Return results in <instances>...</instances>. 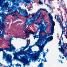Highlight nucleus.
<instances>
[{"label":"nucleus","instance_id":"1","mask_svg":"<svg viewBox=\"0 0 67 67\" xmlns=\"http://www.w3.org/2000/svg\"><path fill=\"white\" fill-rule=\"evenodd\" d=\"M41 21H40V23H38V25L39 26L41 25V27L40 29V31L39 33V37L40 38H42L43 39V41H45L47 38V37L49 36H51V35H53L54 34V25L53 24V26L51 25H50V27L51 28V32L49 34L47 33V35L44 36H43L42 35H41V34L43 32H44V33H46V32H45V26H44V25L43 24V22L44 21V18H43L42 17L41 18Z\"/></svg>","mask_w":67,"mask_h":67},{"label":"nucleus","instance_id":"2","mask_svg":"<svg viewBox=\"0 0 67 67\" xmlns=\"http://www.w3.org/2000/svg\"><path fill=\"white\" fill-rule=\"evenodd\" d=\"M17 12L20 15H22L24 17L28 18L29 16V14L27 11H26L25 12V10L23 9H22L20 7V6L17 7Z\"/></svg>","mask_w":67,"mask_h":67},{"label":"nucleus","instance_id":"3","mask_svg":"<svg viewBox=\"0 0 67 67\" xmlns=\"http://www.w3.org/2000/svg\"><path fill=\"white\" fill-rule=\"evenodd\" d=\"M10 45H8L9 46H10V48H10V50H11L10 52H15V53H13V55H14V57L13 58V59H16L17 60V52H16V51H15L16 48L13 46V44H10Z\"/></svg>","mask_w":67,"mask_h":67},{"label":"nucleus","instance_id":"4","mask_svg":"<svg viewBox=\"0 0 67 67\" xmlns=\"http://www.w3.org/2000/svg\"><path fill=\"white\" fill-rule=\"evenodd\" d=\"M0 26H1L2 27V30H1V31H2V34H1V31L0 32V38L1 37H2V35L3 36H4V30L5 28V25L3 24V23H2V22H0Z\"/></svg>","mask_w":67,"mask_h":67},{"label":"nucleus","instance_id":"5","mask_svg":"<svg viewBox=\"0 0 67 67\" xmlns=\"http://www.w3.org/2000/svg\"><path fill=\"white\" fill-rule=\"evenodd\" d=\"M5 57L6 61H8V64L10 63V64H12V60H11L12 59V56L11 55L8 54V55H7V56H6Z\"/></svg>","mask_w":67,"mask_h":67},{"label":"nucleus","instance_id":"6","mask_svg":"<svg viewBox=\"0 0 67 67\" xmlns=\"http://www.w3.org/2000/svg\"><path fill=\"white\" fill-rule=\"evenodd\" d=\"M20 2L21 3H25V7H26L27 5V3H31V2H33L32 1H31L30 0H17V2Z\"/></svg>","mask_w":67,"mask_h":67},{"label":"nucleus","instance_id":"7","mask_svg":"<svg viewBox=\"0 0 67 67\" xmlns=\"http://www.w3.org/2000/svg\"><path fill=\"white\" fill-rule=\"evenodd\" d=\"M11 8L13 10H15L13 12L15 14H14L13 15V16H15V15L16 18H17V15H16V11H17V8L15 6H13V5H12V7H11Z\"/></svg>","mask_w":67,"mask_h":67},{"label":"nucleus","instance_id":"8","mask_svg":"<svg viewBox=\"0 0 67 67\" xmlns=\"http://www.w3.org/2000/svg\"><path fill=\"white\" fill-rule=\"evenodd\" d=\"M48 15L49 16V20H51V21L52 22V26H53V28H54V26L55 25V22L53 21V16H52L51 14H49Z\"/></svg>","mask_w":67,"mask_h":67},{"label":"nucleus","instance_id":"9","mask_svg":"<svg viewBox=\"0 0 67 67\" xmlns=\"http://www.w3.org/2000/svg\"><path fill=\"white\" fill-rule=\"evenodd\" d=\"M25 33L26 34V35H29L28 37H29L30 35H31V34H32L33 35H35V33H34V32L33 31L31 30L29 32H27V31H25Z\"/></svg>","mask_w":67,"mask_h":67},{"label":"nucleus","instance_id":"10","mask_svg":"<svg viewBox=\"0 0 67 67\" xmlns=\"http://www.w3.org/2000/svg\"><path fill=\"white\" fill-rule=\"evenodd\" d=\"M42 9H43L41 8H40V10H39L37 12V13L36 15V16L37 18V19H38L40 17V15L41 14V12H40V11H41Z\"/></svg>","mask_w":67,"mask_h":67},{"label":"nucleus","instance_id":"11","mask_svg":"<svg viewBox=\"0 0 67 67\" xmlns=\"http://www.w3.org/2000/svg\"><path fill=\"white\" fill-rule=\"evenodd\" d=\"M53 36H49L47 39V37L46 39L45 40H46V41H45V42L44 43L47 44V43L48 41V42H49V41H52V40H53Z\"/></svg>","mask_w":67,"mask_h":67},{"label":"nucleus","instance_id":"12","mask_svg":"<svg viewBox=\"0 0 67 67\" xmlns=\"http://www.w3.org/2000/svg\"><path fill=\"white\" fill-rule=\"evenodd\" d=\"M36 21L35 20V18H34L33 19H32L31 20H30L29 22H28L27 24L25 23V26H27V25H29V24H30V22H33V23H34V22H36Z\"/></svg>","mask_w":67,"mask_h":67},{"label":"nucleus","instance_id":"13","mask_svg":"<svg viewBox=\"0 0 67 67\" xmlns=\"http://www.w3.org/2000/svg\"><path fill=\"white\" fill-rule=\"evenodd\" d=\"M55 19L56 20H57L58 21V22H59V23H62V20L59 18V16H58L57 15H55Z\"/></svg>","mask_w":67,"mask_h":67},{"label":"nucleus","instance_id":"14","mask_svg":"<svg viewBox=\"0 0 67 67\" xmlns=\"http://www.w3.org/2000/svg\"><path fill=\"white\" fill-rule=\"evenodd\" d=\"M26 48H27L26 46H25L24 47H21V48H19L20 49V52L21 53H24L25 51H24V49H25Z\"/></svg>","mask_w":67,"mask_h":67},{"label":"nucleus","instance_id":"15","mask_svg":"<svg viewBox=\"0 0 67 67\" xmlns=\"http://www.w3.org/2000/svg\"><path fill=\"white\" fill-rule=\"evenodd\" d=\"M41 52H43V58H45V56H46V54L44 52V49H40V51L38 50V53H41Z\"/></svg>","mask_w":67,"mask_h":67},{"label":"nucleus","instance_id":"16","mask_svg":"<svg viewBox=\"0 0 67 67\" xmlns=\"http://www.w3.org/2000/svg\"><path fill=\"white\" fill-rule=\"evenodd\" d=\"M42 41H44L43 39L40 38H39V39L38 40V42H36L35 43V45H37L38 44V43L39 44V43H41Z\"/></svg>","mask_w":67,"mask_h":67},{"label":"nucleus","instance_id":"17","mask_svg":"<svg viewBox=\"0 0 67 67\" xmlns=\"http://www.w3.org/2000/svg\"><path fill=\"white\" fill-rule=\"evenodd\" d=\"M3 48H0V52H1L2 51L3 52V55L4 56V57H6V56H7V55H8V54H7V53H5L4 51H3Z\"/></svg>","mask_w":67,"mask_h":67},{"label":"nucleus","instance_id":"18","mask_svg":"<svg viewBox=\"0 0 67 67\" xmlns=\"http://www.w3.org/2000/svg\"><path fill=\"white\" fill-rule=\"evenodd\" d=\"M31 48H32V47L30 46H29V48L28 49V50L27 51L28 52L27 53L28 54H30V53H31L33 52L32 50L31 49Z\"/></svg>","mask_w":67,"mask_h":67},{"label":"nucleus","instance_id":"19","mask_svg":"<svg viewBox=\"0 0 67 67\" xmlns=\"http://www.w3.org/2000/svg\"><path fill=\"white\" fill-rule=\"evenodd\" d=\"M60 25L62 27V31H63V32H64V33L65 32V31L67 32V30H66V29H66V27L65 26H63V25L62 24V25L60 24Z\"/></svg>","mask_w":67,"mask_h":67},{"label":"nucleus","instance_id":"20","mask_svg":"<svg viewBox=\"0 0 67 67\" xmlns=\"http://www.w3.org/2000/svg\"><path fill=\"white\" fill-rule=\"evenodd\" d=\"M51 2V0H49V4H50V5H48V4H46V5L47 6V7H49V8H50L51 10H53L51 8V7L52 6V5L53 4V3H51L50 2Z\"/></svg>","mask_w":67,"mask_h":67},{"label":"nucleus","instance_id":"21","mask_svg":"<svg viewBox=\"0 0 67 67\" xmlns=\"http://www.w3.org/2000/svg\"><path fill=\"white\" fill-rule=\"evenodd\" d=\"M60 3L61 4H62V6H63V7H64V6L66 5L65 2L63 0H61Z\"/></svg>","mask_w":67,"mask_h":67},{"label":"nucleus","instance_id":"22","mask_svg":"<svg viewBox=\"0 0 67 67\" xmlns=\"http://www.w3.org/2000/svg\"><path fill=\"white\" fill-rule=\"evenodd\" d=\"M38 59H40L38 58V56H35L34 57L33 59H32V60H34L35 61H36Z\"/></svg>","mask_w":67,"mask_h":67},{"label":"nucleus","instance_id":"23","mask_svg":"<svg viewBox=\"0 0 67 67\" xmlns=\"http://www.w3.org/2000/svg\"><path fill=\"white\" fill-rule=\"evenodd\" d=\"M12 2H13V4H16V6L17 7V0H13L12 1ZM15 2H16V3H15Z\"/></svg>","mask_w":67,"mask_h":67},{"label":"nucleus","instance_id":"24","mask_svg":"<svg viewBox=\"0 0 67 67\" xmlns=\"http://www.w3.org/2000/svg\"><path fill=\"white\" fill-rule=\"evenodd\" d=\"M4 50H6V52H7L8 51H9L10 52H11V50H10V48H4L3 49Z\"/></svg>","mask_w":67,"mask_h":67},{"label":"nucleus","instance_id":"25","mask_svg":"<svg viewBox=\"0 0 67 67\" xmlns=\"http://www.w3.org/2000/svg\"><path fill=\"white\" fill-rule=\"evenodd\" d=\"M30 61L27 60L26 61V63L27 65H30Z\"/></svg>","mask_w":67,"mask_h":67},{"label":"nucleus","instance_id":"26","mask_svg":"<svg viewBox=\"0 0 67 67\" xmlns=\"http://www.w3.org/2000/svg\"><path fill=\"white\" fill-rule=\"evenodd\" d=\"M63 8L64 9V10H65V13H67V9H66V7H63Z\"/></svg>","mask_w":67,"mask_h":67},{"label":"nucleus","instance_id":"27","mask_svg":"<svg viewBox=\"0 0 67 67\" xmlns=\"http://www.w3.org/2000/svg\"><path fill=\"white\" fill-rule=\"evenodd\" d=\"M41 60H41V63L39 64V65H40V66H41V65H43V63H42V61H44V60L43 59H42Z\"/></svg>","mask_w":67,"mask_h":67},{"label":"nucleus","instance_id":"28","mask_svg":"<svg viewBox=\"0 0 67 67\" xmlns=\"http://www.w3.org/2000/svg\"><path fill=\"white\" fill-rule=\"evenodd\" d=\"M10 65H8V66H7L6 67H8L9 66V67H11L12 66H13V64H10Z\"/></svg>","mask_w":67,"mask_h":67},{"label":"nucleus","instance_id":"29","mask_svg":"<svg viewBox=\"0 0 67 67\" xmlns=\"http://www.w3.org/2000/svg\"><path fill=\"white\" fill-rule=\"evenodd\" d=\"M38 3L40 4H42V3L41 2V1H40V0H39Z\"/></svg>","mask_w":67,"mask_h":67},{"label":"nucleus","instance_id":"30","mask_svg":"<svg viewBox=\"0 0 67 67\" xmlns=\"http://www.w3.org/2000/svg\"><path fill=\"white\" fill-rule=\"evenodd\" d=\"M38 47H39V48H41V49H40H40H42L41 48H41V45H40L38 44Z\"/></svg>","mask_w":67,"mask_h":67},{"label":"nucleus","instance_id":"31","mask_svg":"<svg viewBox=\"0 0 67 67\" xmlns=\"http://www.w3.org/2000/svg\"><path fill=\"white\" fill-rule=\"evenodd\" d=\"M41 28V26H39V27L38 29L37 30V32H38V30H40V29Z\"/></svg>","mask_w":67,"mask_h":67},{"label":"nucleus","instance_id":"32","mask_svg":"<svg viewBox=\"0 0 67 67\" xmlns=\"http://www.w3.org/2000/svg\"><path fill=\"white\" fill-rule=\"evenodd\" d=\"M37 35H35L33 36V37H34V40H35V38H37Z\"/></svg>","mask_w":67,"mask_h":67},{"label":"nucleus","instance_id":"33","mask_svg":"<svg viewBox=\"0 0 67 67\" xmlns=\"http://www.w3.org/2000/svg\"><path fill=\"white\" fill-rule=\"evenodd\" d=\"M34 16H35V15L34 14H33L32 15V18H33L32 19H33V18H35V20H36V18L35 17H34Z\"/></svg>","mask_w":67,"mask_h":67},{"label":"nucleus","instance_id":"34","mask_svg":"<svg viewBox=\"0 0 67 67\" xmlns=\"http://www.w3.org/2000/svg\"><path fill=\"white\" fill-rule=\"evenodd\" d=\"M8 42L10 43V44H11V40H9Z\"/></svg>","mask_w":67,"mask_h":67},{"label":"nucleus","instance_id":"35","mask_svg":"<svg viewBox=\"0 0 67 67\" xmlns=\"http://www.w3.org/2000/svg\"><path fill=\"white\" fill-rule=\"evenodd\" d=\"M29 22V19H27L26 20V23H26H26H27V22Z\"/></svg>","mask_w":67,"mask_h":67},{"label":"nucleus","instance_id":"36","mask_svg":"<svg viewBox=\"0 0 67 67\" xmlns=\"http://www.w3.org/2000/svg\"><path fill=\"white\" fill-rule=\"evenodd\" d=\"M45 46V45H44V44H42V46H41V48H44V47Z\"/></svg>","mask_w":67,"mask_h":67},{"label":"nucleus","instance_id":"37","mask_svg":"<svg viewBox=\"0 0 67 67\" xmlns=\"http://www.w3.org/2000/svg\"><path fill=\"white\" fill-rule=\"evenodd\" d=\"M66 35H65V36L66 38H67V32L66 31Z\"/></svg>","mask_w":67,"mask_h":67},{"label":"nucleus","instance_id":"38","mask_svg":"<svg viewBox=\"0 0 67 67\" xmlns=\"http://www.w3.org/2000/svg\"><path fill=\"white\" fill-rule=\"evenodd\" d=\"M18 66L21 67V64H18V63L17 64V67H18Z\"/></svg>","mask_w":67,"mask_h":67},{"label":"nucleus","instance_id":"39","mask_svg":"<svg viewBox=\"0 0 67 67\" xmlns=\"http://www.w3.org/2000/svg\"><path fill=\"white\" fill-rule=\"evenodd\" d=\"M3 20H6V18H5V17H4L3 18Z\"/></svg>","mask_w":67,"mask_h":67},{"label":"nucleus","instance_id":"40","mask_svg":"<svg viewBox=\"0 0 67 67\" xmlns=\"http://www.w3.org/2000/svg\"><path fill=\"white\" fill-rule=\"evenodd\" d=\"M47 62V61L46 60V58H45V60L44 61L43 63H44V62Z\"/></svg>","mask_w":67,"mask_h":67},{"label":"nucleus","instance_id":"41","mask_svg":"<svg viewBox=\"0 0 67 67\" xmlns=\"http://www.w3.org/2000/svg\"><path fill=\"white\" fill-rule=\"evenodd\" d=\"M64 32L63 31H62V34L61 35V36H63V34H64Z\"/></svg>","mask_w":67,"mask_h":67},{"label":"nucleus","instance_id":"42","mask_svg":"<svg viewBox=\"0 0 67 67\" xmlns=\"http://www.w3.org/2000/svg\"><path fill=\"white\" fill-rule=\"evenodd\" d=\"M26 46L27 48L28 47H29V45L28 44V43H27Z\"/></svg>","mask_w":67,"mask_h":67},{"label":"nucleus","instance_id":"43","mask_svg":"<svg viewBox=\"0 0 67 67\" xmlns=\"http://www.w3.org/2000/svg\"><path fill=\"white\" fill-rule=\"evenodd\" d=\"M40 37L39 36V35H38L36 37V38H38L39 39V38Z\"/></svg>","mask_w":67,"mask_h":67},{"label":"nucleus","instance_id":"44","mask_svg":"<svg viewBox=\"0 0 67 67\" xmlns=\"http://www.w3.org/2000/svg\"><path fill=\"white\" fill-rule=\"evenodd\" d=\"M42 10L44 11H46V10L45 9H42Z\"/></svg>","mask_w":67,"mask_h":67},{"label":"nucleus","instance_id":"45","mask_svg":"<svg viewBox=\"0 0 67 67\" xmlns=\"http://www.w3.org/2000/svg\"><path fill=\"white\" fill-rule=\"evenodd\" d=\"M4 55H3V59H5V57H4Z\"/></svg>","mask_w":67,"mask_h":67},{"label":"nucleus","instance_id":"46","mask_svg":"<svg viewBox=\"0 0 67 67\" xmlns=\"http://www.w3.org/2000/svg\"><path fill=\"white\" fill-rule=\"evenodd\" d=\"M17 54H20V51H18L17 52Z\"/></svg>","mask_w":67,"mask_h":67},{"label":"nucleus","instance_id":"47","mask_svg":"<svg viewBox=\"0 0 67 67\" xmlns=\"http://www.w3.org/2000/svg\"><path fill=\"white\" fill-rule=\"evenodd\" d=\"M65 26H66V29H67V25L66 24V23H65Z\"/></svg>","mask_w":67,"mask_h":67},{"label":"nucleus","instance_id":"48","mask_svg":"<svg viewBox=\"0 0 67 67\" xmlns=\"http://www.w3.org/2000/svg\"><path fill=\"white\" fill-rule=\"evenodd\" d=\"M26 65V64L25 63H24L23 64V65L25 66V65Z\"/></svg>","mask_w":67,"mask_h":67},{"label":"nucleus","instance_id":"49","mask_svg":"<svg viewBox=\"0 0 67 67\" xmlns=\"http://www.w3.org/2000/svg\"><path fill=\"white\" fill-rule=\"evenodd\" d=\"M26 42H27V44H28V42H29V41H28V40H26Z\"/></svg>","mask_w":67,"mask_h":67},{"label":"nucleus","instance_id":"50","mask_svg":"<svg viewBox=\"0 0 67 67\" xmlns=\"http://www.w3.org/2000/svg\"><path fill=\"white\" fill-rule=\"evenodd\" d=\"M34 53L35 52V53H37V52L35 51H34Z\"/></svg>","mask_w":67,"mask_h":67},{"label":"nucleus","instance_id":"51","mask_svg":"<svg viewBox=\"0 0 67 67\" xmlns=\"http://www.w3.org/2000/svg\"><path fill=\"white\" fill-rule=\"evenodd\" d=\"M24 30H26V27H25L24 29Z\"/></svg>","mask_w":67,"mask_h":67},{"label":"nucleus","instance_id":"52","mask_svg":"<svg viewBox=\"0 0 67 67\" xmlns=\"http://www.w3.org/2000/svg\"><path fill=\"white\" fill-rule=\"evenodd\" d=\"M62 20L63 22V21H64V19H63V18L62 17Z\"/></svg>","mask_w":67,"mask_h":67},{"label":"nucleus","instance_id":"53","mask_svg":"<svg viewBox=\"0 0 67 67\" xmlns=\"http://www.w3.org/2000/svg\"><path fill=\"white\" fill-rule=\"evenodd\" d=\"M60 62L61 63H62V64H63V62L62 61V60H61V61Z\"/></svg>","mask_w":67,"mask_h":67},{"label":"nucleus","instance_id":"54","mask_svg":"<svg viewBox=\"0 0 67 67\" xmlns=\"http://www.w3.org/2000/svg\"><path fill=\"white\" fill-rule=\"evenodd\" d=\"M67 54L66 55H65V56H64V57H66V58H67Z\"/></svg>","mask_w":67,"mask_h":67},{"label":"nucleus","instance_id":"55","mask_svg":"<svg viewBox=\"0 0 67 67\" xmlns=\"http://www.w3.org/2000/svg\"><path fill=\"white\" fill-rule=\"evenodd\" d=\"M35 23L36 24H37V22H36Z\"/></svg>","mask_w":67,"mask_h":67},{"label":"nucleus","instance_id":"56","mask_svg":"<svg viewBox=\"0 0 67 67\" xmlns=\"http://www.w3.org/2000/svg\"><path fill=\"white\" fill-rule=\"evenodd\" d=\"M17 6H19V4H18V3L17 2Z\"/></svg>","mask_w":67,"mask_h":67},{"label":"nucleus","instance_id":"57","mask_svg":"<svg viewBox=\"0 0 67 67\" xmlns=\"http://www.w3.org/2000/svg\"><path fill=\"white\" fill-rule=\"evenodd\" d=\"M47 52H48L49 51H48V49H47Z\"/></svg>","mask_w":67,"mask_h":67},{"label":"nucleus","instance_id":"58","mask_svg":"<svg viewBox=\"0 0 67 67\" xmlns=\"http://www.w3.org/2000/svg\"><path fill=\"white\" fill-rule=\"evenodd\" d=\"M38 62H40V59L39 60H37Z\"/></svg>","mask_w":67,"mask_h":67},{"label":"nucleus","instance_id":"59","mask_svg":"<svg viewBox=\"0 0 67 67\" xmlns=\"http://www.w3.org/2000/svg\"><path fill=\"white\" fill-rule=\"evenodd\" d=\"M62 59H64V57H62Z\"/></svg>","mask_w":67,"mask_h":67},{"label":"nucleus","instance_id":"60","mask_svg":"<svg viewBox=\"0 0 67 67\" xmlns=\"http://www.w3.org/2000/svg\"><path fill=\"white\" fill-rule=\"evenodd\" d=\"M12 38H11L10 39V40H10V41H11V40H12Z\"/></svg>","mask_w":67,"mask_h":67},{"label":"nucleus","instance_id":"61","mask_svg":"<svg viewBox=\"0 0 67 67\" xmlns=\"http://www.w3.org/2000/svg\"><path fill=\"white\" fill-rule=\"evenodd\" d=\"M13 67H14V64H13Z\"/></svg>","mask_w":67,"mask_h":67},{"label":"nucleus","instance_id":"62","mask_svg":"<svg viewBox=\"0 0 67 67\" xmlns=\"http://www.w3.org/2000/svg\"><path fill=\"white\" fill-rule=\"evenodd\" d=\"M26 37H27V36H28V35H26Z\"/></svg>","mask_w":67,"mask_h":67},{"label":"nucleus","instance_id":"63","mask_svg":"<svg viewBox=\"0 0 67 67\" xmlns=\"http://www.w3.org/2000/svg\"><path fill=\"white\" fill-rule=\"evenodd\" d=\"M63 39H64V38H63V37L62 38V40H63Z\"/></svg>","mask_w":67,"mask_h":67},{"label":"nucleus","instance_id":"64","mask_svg":"<svg viewBox=\"0 0 67 67\" xmlns=\"http://www.w3.org/2000/svg\"><path fill=\"white\" fill-rule=\"evenodd\" d=\"M61 61V60H59V62H60Z\"/></svg>","mask_w":67,"mask_h":67}]
</instances>
